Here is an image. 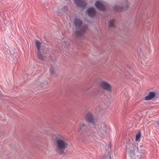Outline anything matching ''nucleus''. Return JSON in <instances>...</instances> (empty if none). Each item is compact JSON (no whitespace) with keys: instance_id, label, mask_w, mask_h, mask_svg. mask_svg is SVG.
Instances as JSON below:
<instances>
[{"instance_id":"8","label":"nucleus","mask_w":159,"mask_h":159,"mask_svg":"<svg viewBox=\"0 0 159 159\" xmlns=\"http://www.w3.org/2000/svg\"><path fill=\"white\" fill-rule=\"evenodd\" d=\"M35 43L37 49V51H41L42 49H44V46H43L42 43L38 40H36Z\"/></svg>"},{"instance_id":"19","label":"nucleus","mask_w":159,"mask_h":159,"mask_svg":"<svg viewBox=\"0 0 159 159\" xmlns=\"http://www.w3.org/2000/svg\"><path fill=\"white\" fill-rule=\"evenodd\" d=\"M156 123L157 125V127H159V121H157L156 122Z\"/></svg>"},{"instance_id":"18","label":"nucleus","mask_w":159,"mask_h":159,"mask_svg":"<svg viewBox=\"0 0 159 159\" xmlns=\"http://www.w3.org/2000/svg\"><path fill=\"white\" fill-rule=\"evenodd\" d=\"M62 10H63L64 12H66L67 10V7H63Z\"/></svg>"},{"instance_id":"13","label":"nucleus","mask_w":159,"mask_h":159,"mask_svg":"<svg viewBox=\"0 0 159 159\" xmlns=\"http://www.w3.org/2000/svg\"><path fill=\"white\" fill-rule=\"evenodd\" d=\"M115 20L113 19H111L109 21L108 26L111 28H114L115 27Z\"/></svg>"},{"instance_id":"14","label":"nucleus","mask_w":159,"mask_h":159,"mask_svg":"<svg viewBox=\"0 0 159 159\" xmlns=\"http://www.w3.org/2000/svg\"><path fill=\"white\" fill-rule=\"evenodd\" d=\"M113 8L115 11H120L124 9L123 8L117 5L113 7Z\"/></svg>"},{"instance_id":"15","label":"nucleus","mask_w":159,"mask_h":159,"mask_svg":"<svg viewBox=\"0 0 159 159\" xmlns=\"http://www.w3.org/2000/svg\"><path fill=\"white\" fill-rule=\"evenodd\" d=\"M49 84L48 82L46 81L45 80H43V83L40 84L39 85L40 86L43 87H44V85H47Z\"/></svg>"},{"instance_id":"7","label":"nucleus","mask_w":159,"mask_h":159,"mask_svg":"<svg viewBox=\"0 0 159 159\" xmlns=\"http://www.w3.org/2000/svg\"><path fill=\"white\" fill-rule=\"evenodd\" d=\"M75 3L77 5L82 8L84 7L86 5L85 2L83 0H75Z\"/></svg>"},{"instance_id":"16","label":"nucleus","mask_w":159,"mask_h":159,"mask_svg":"<svg viewBox=\"0 0 159 159\" xmlns=\"http://www.w3.org/2000/svg\"><path fill=\"white\" fill-rule=\"evenodd\" d=\"M57 70H50V72L53 75L56 76L58 75V73L57 74V73L56 72V71Z\"/></svg>"},{"instance_id":"4","label":"nucleus","mask_w":159,"mask_h":159,"mask_svg":"<svg viewBox=\"0 0 159 159\" xmlns=\"http://www.w3.org/2000/svg\"><path fill=\"white\" fill-rule=\"evenodd\" d=\"M93 127L99 133L102 135H104L107 133V127L105 122H97Z\"/></svg>"},{"instance_id":"12","label":"nucleus","mask_w":159,"mask_h":159,"mask_svg":"<svg viewBox=\"0 0 159 159\" xmlns=\"http://www.w3.org/2000/svg\"><path fill=\"white\" fill-rule=\"evenodd\" d=\"M40 51H37V56L38 58L41 60H44L45 59V57L43 55Z\"/></svg>"},{"instance_id":"2","label":"nucleus","mask_w":159,"mask_h":159,"mask_svg":"<svg viewBox=\"0 0 159 159\" xmlns=\"http://www.w3.org/2000/svg\"><path fill=\"white\" fill-rule=\"evenodd\" d=\"M56 147V151L60 154H64V150L68 146L66 139L63 137L58 135L55 139Z\"/></svg>"},{"instance_id":"17","label":"nucleus","mask_w":159,"mask_h":159,"mask_svg":"<svg viewBox=\"0 0 159 159\" xmlns=\"http://www.w3.org/2000/svg\"><path fill=\"white\" fill-rule=\"evenodd\" d=\"M141 136L140 133L139 132L138 134H137L136 136V139L135 140L136 141H138L139 138Z\"/></svg>"},{"instance_id":"21","label":"nucleus","mask_w":159,"mask_h":159,"mask_svg":"<svg viewBox=\"0 0 159 159\" xmlns=\"http://www.w3.org/2000/svg\"><path fill=\"white\" fill-rule=\"evenodd\" d=\"M98 107H97V110H98V111H100L101 110H100V109H98Z\"/></svg>"},{"instance_id":"6","label":"nucleus","mask_w":159,"mask_h":159,"mask_svg":"<svg viewBox=\"0 0 159 159\" xmlns=\"http://www.w3.org/2000/svg\"><path fill=\"white\" fill-rule=\"evenodd\" d=\"M86 120L87 121L91 123L93 125V127L96 124V123L94 122V119L93 115L90 112L87 114Z\"/></svg>"},{"instance_id":"5","label":"nucleus","mask_w":159,"mask_h":159,"mask_svg":"<svg viewBox=\"0 0 159 159\" xmlns=\"http://www.w3.org/2000/svg\"><path fill=\"white\" fill-rule=\"evenodd\" d=\"M99 86L102 89L109 92H112V87L111 84L106 81H101L99 83Z\"/></svg>"},{"instance_id":"20","label":"nucleus","mask_w":159,"mask_h":159,"mask_svg":"<svg viewBox=\"0 0 159 159\" xmlns=\"http://www.w3.org/2000/svg\"><path fill=\"white\" fill-rule=\"evenodd\" d=\"M94 92V90H93V91H92V96H95L96 95V94H95L94 93H93V92Z\"/></svg>"},{"instance_id":"9","label":"nucleus","mask_w":159,"mask_h":159,"mask_svg":"<svg viewBox=\"0 0 159 159\" xmlns=\"http://www.w3.org/2000/svg\"><path fill=\"white\" fill-rule=\"evenodd\" d=\"M87 13L90 17H93L96 14L95 10L93 7L89 8L87 11Z\"/></svg>"},{"instance_id":"22","label":"nucleus","mask_w":159,"mask_h":159,"mask_svg":"<svg viewBox=\"0 0 159 159\" xmlns=\"http://www.w3.org/2000/svg\"><path fill=\"white\" fill-rule=\"evenodd\" d=\"M138 159H142V158L141 157H140Z\"/></svg>"},{"instance_id":"11","label":"nucleus","mask_w":159,"mask_h":159,"mask_svg":"<svg viewBox=\"0 0 159 159\" xmlns=\"http://www.w3.org/2000/svg\"><path fill=\"white\" fill-rule=\"evenodd\" d=\"M155 96V92H149L148 95L145 97V99L146 100H149L154 98Z\"/></svg>"},{"instance_id":"23","label":"nucleus","mask_w":159,"mask_h":159,"mask_svg":"<svg viewBox=\"0 0 159 159\" xmlns=\"http://www.w3.org/2000/svg\"><path fill=\"white\" fill-rule=\"evenodd\" d=\"M110 159H111V157H110Z\"/></svg>"},{"instance_id":"3","label":"nucleus","mask_w":159,"mask_h":159,"mask_svg":"<svg viewBox=\"0 0 159 159\" xmlns=\"http://www.w3.org/2000/svg\"><path fill=\"white\" fill-rule=\"evenodd\" d=\"M81 131V134L85 137H91L93 135V133L90 130L89 126L88 125H86L85 123L81 124L79 132Z\"/></svg>"},{"instance_id":"10","label":"nucleus","mask_w":159,"mask_h":159,"mask_svg":"<svg viewBox=\"0 0 159 159\" xmlns=\"http://www.w3.org/2000/svg\"><path fill=\"white\" fill-rule=\"evenodd\" d=\"M95 5L98 8L101 10L103 11L105 9L104 5L100 2H96L95 3Z\"/></svg>"},{"instance_id":"1","label":"nucleus","mask_w":159,"mask_h":159,"mask_svg":"<svg viewBox=\"0 0 159 159\" xmlns=\"http://www.w3.org/2000/svg\"><path fill=\"white\" fill-rule=\"evenodd\" d=\"M73 22L74 30L76 35L78 36H81L84 34L88 29V25H83L82 20L77 18L74 19Z\"/></svg>"}]
</instances>
